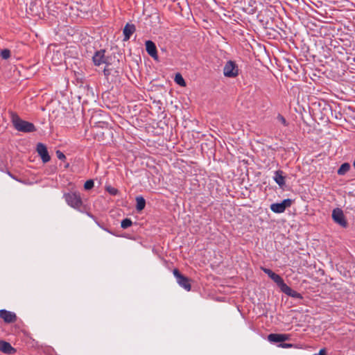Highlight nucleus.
I'll list each match as a JSON object with an SVG mask.
<instances>
[{"label":"nucleus","instance_id":"1","mask_svg":"<svg viewBox=\"0 0 355 355\" xmlns=\"http://www.w3.org/2000/svg\"><path fill=\"white\" fill-rule=\"evenodd\" d=\"M12 123L14 128L19 132L29 133L36 131V128L33 123L21 119L17 114H12Z\"/></svg>","mask_w":355,"mask_h":355},{"label":"nucleus","instance_id":"2","mask_svg":"<svg viewBox=\"0 0 355 355\" xmlns=\"http://www.w3.org/2000/svg\"><path fill=\"white\" fill-rule=\"evenodd\" d=\"M64 198L69 206L79 211H82L83 202L80 193L69 192L64 193Z\"/></svg>","mask_w":355,"mask_h":355},{"label":"nucleus","instance_id":"3","mask_svg":"<svg viewBox=\"0 0 355 355\" xmlns=\"http://www.w3.org/2000/svg\"><path fill=\"white\" fill-rule=\"evenodd\" d=\"M173 274L176 279L177 283L180 287L183 288L187 291H191V285L189 278L182 275L177 268L173 269Z\"/></svg>","mask_w":355,"mask_h":355},{"label":"nucleus","instance_id":"4","mask_svg":"<svg viewBox=\"0 0 355 355\" xmlns=\"http://www.w3.org/2000/svg\"><path fill=\"white\" fill-rule=\"evenodd\" d=\"M239 67L235 62L227 61L223 68V74L227 78H235L239 75Z\"/></svg>","mask_w":355,"mask_h":355},{"label":"nucleus","instance_id":"5","mask_svg":"<svg viewBox=\"0 0 355 355\" xmlns=\"http://www.w3.org/2000/svg\"><path fill=\"white\" fill-rule=\"evenodd\" d=\"M105 50L101 49L96 51L92 56V60L95 66H101L102 64L110 65L109 58L105 55Z\"/></svg>","mask_w":355,"mask_h":355},{"label":"nucleus","instance_id":"6","mask_svg":"<svg viewBox=\"0 0 355 355\" xmlns=\"http://www.w3.org/2000/svg\"><path fill=\"white\" fill-rule=\"evenodd\" d=\"M331 216L334 221L340 226L343 227H346L347 226V222L341 209L336 208L333 209Z\"/></svg>","mask_w":355,"mask_h":355},{"label":"nucleus","instance_id":"7","mask_svg":"<svg viewBox=\"0 0 355 355\" xmlns=\"http://www.w3.org/2000/svg\"><path fill=\"white\" fill-rule=\"evenodd\" d=\"M291 204L292 200L289 198H287L279 203L271 204L270 207L272 211L277 214H281L284 212L287 207H291Z\"/></svg>","mask_w":355,"mask_h":355},{"label":"nucleus","instance_id":"8","mask_svg":"<svg viewBox=\"0 0 355 355\" xmlns=\"http://www.w3.org/2000/svg\"><path fill=\"white\" fill-rule=\"evenodd\" d=\"M0 318L6 323H12L17 320L16 314L6 309L0 310Z\"/></svg>","mask_w":355,"mask_h":355},{"label":"nucleus","instance_id":"9","mask_svg":"<svg viewBox=\"0 0 355 355\" xmlns=\"http://www.w3.org/2000/svg\"><path fill=\"white\" fill-rule=\"evenodd\" d=\"M37 152L41 157V159L44 163H46L50 160L51 157L49 155L47 148L44 144L38 143L37 145Z\"/></svg>","mask_w":355,"mask_h":355},{"label":"nucleus","instance_id":"10","mask_svg":"<svg viewBox=\"0 0 355 355\" xmlns=\"http://www.w3.org/2000/svg\"><path fill=\"white\" fill-rule=\"evenodd\" d=\"M289 338L290 335L285 334H270L268 336V340L270 343H282Z\"/></svg>","mask_w":355,"mask_h":355},{"label":"nucleus","instance_id":"11","mask_svg":"<svg viewBox=\"0 0 355 355\" xmlns=\"http://www.w3.org/2000/svg\"><path fill=\"white\" fill-rule=\"evenodd\" d=\"M146 50L147 53L155 60L158 59L157 47L155 44L151 40H147L145 42Z\"/></svg>","mask_w":355,"mask_h":355},{"label":"nucleus","instance_id":"12","mask_svg":"<svg viewBox=\"0 0 355 355\" xmlns=\"http://www.w3.org/2000/svg\"><path fill=\"white\" fill-rule=\"evenodd\" d=\"M0 352L5 354H12L16 353L17 349L12 347L8 342L0 340Z\"/></svg>","mask_w":355,"mask_h":355},{"label":"nucleus","instance_id":"13","mask_svg":"<svg viewBox=\"0 0 355 355\" xmlns=\"http://www.w3.org/2000/svg\"><path fill=\"white\" fill-rule=\"evenodd\" d=\"M281 291L291 297H293L295 299H302V295L300 293L293 290L286 284H285L282 286V288H281Z\"/></svg>","mask_w":355,"mask_h":355},{"label":"nucleus","instance_id":"14","mask_svg":"<svg viewBox=\"0 0 355 355\" xmlns=\"http://www.w3.org/2000/svg\"><path fill=\"white\" fill-rule=\"evenodd\" d=\"M136 31V27L134 24H126L123 28V33L124 35L123 41H128L130 40V36Z\"/></svg>","mask_w":355,"mask_h":355},{"label":"nucleus","instance_id":"15","mask_svg":"<svg viewBox=\"0 0 355 355\" xmlns=\"http://www.w3.org/2000/svg\"><path fill=\"white\" fill-rule=\"evenodd\" d=\"M275 182L281 187L285 185V178L283 175V171L278 170L275 172L273 177Z\"/></svg>","mask_w":355,"mask_h":355},{"label":"nucleus","instance_id":"16","mask_svg":"<svg viewBox=\"0 0 355 355\" xmlns=\"http://www.w3.org/2000/svg\"><path fill=\"white\" fill-rule=\"evenodd\" d=\"M269 277L275 282L277 286L280 288V289L282 288V286L285 284L283 279L277 274L275 273L273 271L272 273L269 275Z\"/></svg>","mask_w":355,"mask_h":355},{"label":"nucleus","instance_id":"17","mask_svg":"<svg viewBox=\"0 0 355 355\" xmlns=\"http://www.w3.org/2000/svg\"><path fill=\"white\" fill-rule=\"evenodd\" d=\"M136 209L138 211H142L146 206V200L142 196L136 197Z\"/></svg>","mask_w":355,"mask_h":355},{"label":"nucleus","instance_id":"18","mask_svg":"<svg viewBox=\"0 0 355 355\" xmlns=\"http://www.w3.org/2000/svg\"><path fill=\"white\" fill-rule=\"evenodd\" d=\"M349 169H350V164L347 162H345L343 164H341V166L338 168V174L340 175H343L347 171H349Z\"/></svg>","mask_w":355,"mask_h":355},{"label":"nucleus","instance_id":"19","mask_svg":"<svg viewBox=\"0 0 355 355\" xmlns=\"http://www.w3.org/2000/svg\"><path fill=\"white\" fill-rule=\"evenodd\" d=\"M175 82L180 85V86H185L186 85V83L183 78V77L182 76V75L180 73H177L175 75Z\"/></svg>","mask_w":355,"mask_h":355},{"label":"nucleus","instance_id":"20","mask_svg":"<svg viewBox=\"0 0 355 355\" xmlns=\"http://www.w3.org/2000/svg\"><path fill=\"white\" fill-rule=\"evenodd\" d=\"M132 224V220L130 219V218H125L123 219L121 223V227L123 228V229H127L129 227H130Z\"/></svg>","mask_w":355,"mask_h":355},{"label":"nucleus","instance_id":"21","mask_svg":"<svg viewBox=\"0 0 355 355\" xmlns=\"http://www.w3.org/2000/svg\"><path fill=\"white\" fill-rule=\"evenodd\" d=\"M0 56L3 60H7L10 57V51L5 49L1 51Z\"/></svg>","mask_w":355,"mask_h":355},{"label":"nucleus","instance_id":"22","mask_svg":"<svg viewBox=\"0 0 355 355\" xmlns=\"http://www.w3.org/2000/svg\"><path fill=\"white\" fill-rule=\"evenodd\" d=\"M94 181L92 180H89L85 182L84 188L86 190H89V189H92L94 187Z\"/></svg>","mask_w":355,"mask_h":355},{"label":"nucleus","instance_id":"23","mask_svg":"<svg viewBox=\"0 0 355 355\" xmlns=\"http://www.w3.org/2000/svg\"><path fill=\"white\" fill-rule=\"evenodd\" d=\"M277 119L281 122L284 126H287L288 125L286 119L280 114H279L277 116Z\"/></svg>","mask_w":355,"mask_h":355},{"label":"nucleus","instance_id":"24","mask_svg":"<svg viewBox=\"0 0 355 355\" xmlns=\"http://www.w3.org/2000/svg\"><path fill=\"white\" fill-rule=\"evenodd\" d=\"M109 66L110 65L105 64V67L103 69V74L106 78H107L111 74V70L109 68Z\"/></svg>","mask_w":355,"mask_h":355},{"label":"nucleus","instance_id":"25","mask_svg":"<svg viewBox=\"0 0 355 355\" xmlns=\"http://www.w3.org/2000/svg\"><path fill=\"white\" fill-rule=\"evenodd\" d=\"M107 191L113 196H116L119 192L118 189L114 187H107Z\"/></svg>","mask_w":355,"mask_h":355},{"label":"nucleus","instance_id":"26","mask_svg":"<svg viewBox=\"0 0 355 355\" xmlns=\"http://www.w3.org/2000/svg\"><path fill=\"white\" fill-rule=\"evenodd\" d=\"M56 155H57V157L60 159V160H64L66 159V156L64 155V154L61 152L60 150H57L56 151Z\"/></svg>","mask_w":355,"mask_h":355},{"label":"nucleus","instance_id":"27","mask_svg":"<svg viewBox=\"0 0 355 355\" xmlns=\"http://www.w3.org/2000/svg\"><path fill=\"white\" fill-rule=\"evenodd\" d=\"M293 346V344L291 343H281L279 345V347L282 348H291Z\"/></svg>","mask_w":355,"mask_h":355},{"label":"nucleus","instance_id":"28","mask_svg":"<svg viewBox=\"0 0 355 355\" xmlns=\"http://www.w3.org/2000/svg\"><path fill=\"white\" fill-rule=\"evenodd\" d=\"M262 270L263 271L264 273H266V275H268V276L269 277V275L272 273V270H271L269 268H261Z\"/></svg>","mask_w":355,"mask_h":355},{"label":"nucleus","instance_id":"29","mask_svg":"<svg viewBox=\"0 0 355 355\" xmlns=\"http://www.w3.org/2000/svg\"><path fill=\"white\" fill-rule=\"evenodd\" d=\"M318 355H327L326 349H325L324 348L321 349L319 351Z\"/></svg>","mask_w":355,"mask_h":355},{"label":"nucleus","instance_id":"30","mask_svg":"<svg viewBox=\"0 0 355 355\" xmlns=\"http://www.w3.org/2000/svg\"><path fill=\"white\" fill-rule=\"evenodd\" d=\"M96 223H97V225H98L99 227H101V228H103L105 231L107 232L108 233L112 234V232H111L110 230H107V229H106V228H103L102 226H101V225H100V224H99L98 222H96Z\"/></svg>","mask_w":355,"mask_h":355},{"label":"nucleus","instance_id":"31","mask_svg":"<svg viewBox=\"0 0 355 355\" xmlns=\"http://www.w3.org/2000/svg\"><path fill=\"white\" fill-rule=\"evenodd\" d=\"M87 215H88L89 217H91V218H94V216H93V215H92L91 214L88 213V214H87Z\"/></svg>","mask_w":355,"mask_h":355}]
</instances>
